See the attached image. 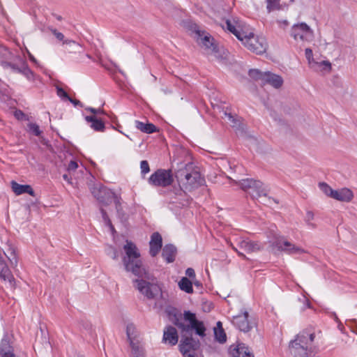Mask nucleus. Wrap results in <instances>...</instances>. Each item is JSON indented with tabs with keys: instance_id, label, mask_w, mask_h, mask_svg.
I'll return each mask as SVG.
<instances>
[{
	"instance_id": "obj_1",
	"label": "nucleus",
	"mask_w": 357,
	"mask_h": 357,
	"mask_svg": "<svg viewBox=\"0 0 357 357\" xmlns=\"http://www.w3.org/2000/svg\"><path fill=\"white\" fill-rule=\"evenodd\" d=\"M123 250L126 255L122 260L125 270L139 278L134 281L136 284V289L147 298H154L159 294L160 289L157 284L150 282V280H153V276L147 273L143 267L137 248L132 242L126 241Z\"/></svg>"
},
{
	"instance_id": "obj_2",
	"label": "nucleus",
	"mask_w": 357,
	"mask_h": 357,
	"mask_svg": "<svg viewBox=\"0 0 357 357\" xmlns=\"http://www.w3.org/2000/svg\"><path fill=\"white\" fill-rule=\"evenodd\" d=\"M188 324L178 322L176 326L181 329V340L179 344L180 351L184 357H196L195 350L199 347V341L192 337V331L194 330L200 337L205 336L206 328L203 321L197 319L195 314L185 311L183 314Z\"/></svg>"
},
{
	"instance_id": "obj_3",
	"label": "nucleus",
	"mask_w": 357,
	"mask_h": 357,
	"mask_svg": "<svg viewBox=\"0 0 357 357\" xmlns=\"http://www.w3.org/2000/svg\"><path fill=\"white\" fill-rule=\"evenodd\" d=\"M227 29L232 33L249 50L258 54H263L267 48L266 39L244 30V25L238 18L231 17L226 20Z\"/></svg>"
},
{
	"instance_id": "obj_4",
	"label": "nucleus",
	"mask_w": 357,
	"mask_h": 357,
	"mask_svg": "<svg viewBox=\"0 0 357 357\" xmlns=\"http://www.w3.org/2000/svg\"><path fill=\"white\" fill-rule=\"evenodd\" d=\"M175 176L179 184V188L176 190V195H182L186 191L197 189L205 182L199 172L191 162H188L178 169Z\"/></svg>"
},
{
	"instance_id": "obj_5",
	"label": "nucleus",
	"mask_w": 357,
	"mask_h": 357,
	"mask_svg": "<svg viewBox=\"0 0 357 357\" xmlns=\"http://www.w3.org/2000/svg\"><path fill=\"white\" fill-rule=\"evenodd\" d=\"M190 31L193 38L206 54L217 60H222L227 57L225 50L216 43L209 33L202 30L196 24L190 26Z\"/></svg>"
},
{
	"instance_id": "obj_6",
	"label": "nucleus",
	"mask_w": 357,
	"mask_h": 357,
	"mask_svg": "<svg viewBox=\"0 0 357 357\" xmlns=\"http://www.w3.org/2000/svg\"><path fill=\"white\" fill-rule=\"evenodd\" d=\"M0 54L5 59L1 61V65L5 68H10L14 72L22 73L30 80L34 79L33 73L28 68L22 58L19 56H14L4 47H0Z\"/></svg>"
},
{
	"instance_id": "obj_7",
	"label": "nucleus",
	"mask_w": 357,
	"mask_h": 357,
	"mask_svg": "<svg viewBox=\"0 0 357 357\" xmlns=\"http://www.w3.org/2000/svg\"><path fill=\"white\" fill-rule=\"evenodd\" d=\"M314 334L307 331L299 333L296 338L290 342L291 353L296 357H307V351L311 350Z\"/></svg>"
},
{
	"instance_id": "obj_8",
	"label": "nucleus",
	"mask_w": 357,
	"mask_h": 357,
	"mask_svg": "<svg viewBox=\"0 0 357 357\" xmlns=\"http://www.w3.org/2000/svg\"><path fill=\"white\" fill-rule=\"evenodd\" d=\"M305 56L307 60L308 66L312 70L322 75L328 74L331 72V63L320 57L314 58L311 49L307 48L305 50Z\"/></svg>"
},
{
	"instance_id": "obj_9",
	"label": "nucleus",
	"mask_w": 357,
	"mask_h": 357,
	"mask_svg": "<svg viewBox=\"0 0 357 357\" xmlns=\"http://www.w3.org/2000/svg\"><path fill=\"white\" fill-rule=\"evenodd\" d=\"M174 181L173 175L171 169H158L153 173L148 182L150 185L155 187L165 188L170 185Z\"/></svg>"
},
{
	"instance_id": "obj_10",
	"label": "nucleus",
	"mask_w": 357,
	"mask_h": 357,
	"mask_svg": "<svg viewBox=\"0 0 357 357\" xmlns=\"http://www.w3.org/2000/svg\"><path fill=\"white\" fill-rule=\"evenodd\" d=\"M291 36L296 40L311 42L314 38V32L307 24L302 22L291 27Z\"/></svg>"
},
{
	"instance_id": "obj_11",
	"label": "nucleus",
	"mask_w": 357,
	"mask_h": 357,
	"mask_svg": "<svg viewBox=\"0 0 357 357\" xmlns=\"http://www.w3.org/2000/svg\"><path fill=\"white\" fill-rule=\"evenodd\" d=\"M273 245L279 250L287 252L289 255L304 253L305 250L285 239L284 237H280L275 239Z\"/></svg>"
},
{
	"instance_id": "obj_12",
	"label": "nucleus",
	"mask_w": 357,
	"mask_h": 357,
	"mask_svg": "<svg viewBox=\"0 0 357 357\" xmlns=\"http://www.w3.org/2000/svg\"><path fill=\"white\" fill-rule=\"evenodd\" d=\"M225 119L228 121L230 126L234 129L236 133L239 136L245 135V124L243 119L237 113H224Z\"/></svg>"
},
{
	"instance_id": "obj_13",
	"label": "nucleus",
	"mask_w": 357,
	"mask_h": 357,
	"mask_svg": "<svg viewBox=\"0 0 357 357\" xmlns=\"http://www.w3.org/2000/svg\"><path fill=\"white\" fill-rule=\"evenodd\" d=\"M233 324L240 331L248 332L255 326V323L249 319V314L245 311L243 313L234 316L232 320Z\"/></svg>"
},
{
	"instance_id": "obj_14",
	"label": "nucleus",
	"mask_w": 357,
	"mask_h": 357,
	"mask_svg": "<svg viewBox=\"0 0 357 357\" xmlns=\"http://www.w3.org/2000/svg\"><path fill=\"white\" fill-rule=\"evenodd\" d=\"M91 192L104 205H108L112 203L114 197V192L105 187L94 188Z\"/></svg>"
},
{
	"instance_id": "obj_15",
	"label": "nucleus",
	"mask_w": 357,
	"mask_h": 357,
	"mask_svg": "<svg viewBox=\"0 0 357 357\" xmlns=\"http://www.w3.org/2000/svg\"><path fill=\"white\" fill-rule=\"evenodd\" d=\"M230 354L232 357H254L251 349L243 343H239L234 347L231 346Z\"/></svg>"
},
{
	"instance_id": "obj_16",
	"label": "nucleus",
	"mask_w": 357,
	"mask_h": 357,
	"mask_svg": "<svg viewBox=\"0 0 357 357\" xmlns=\"http://www.w3.org/2000/svg\"><path fill=\"white\" fill-rule=\"evenodd\" d=\"M238 246L243 251L251 253L260 250L262 245L258 242L251 241L248 239H239L238 241Z\"/></svg>"
},
{
	"instance_id": "obj_17",
	"label": "nucleus",
	"mask_w": 357,
	"mask_h": 357,
	"mask_svg": "<svg viewBox=\"0 0 357 357\" xmlns=\"http://www.w3.org/2000/svg\"><path fill=\"white\" fill-rule=\"evenodd\" d=\"M162 239L161 235L158 232H154L151 236L150 255L152 257L156 256L161 250Z\"/></svg>"
},
{
	"instance_id": "obj_18",
	"label": "nucleus",
	"mask_w": 357,
	"mask_h": 357,
	"mask_svg": "<svg viewBox=\"0 0 357 357\" xmlns=\"http://www.w3.org/2000/svg\"><path fill=\"white\" fill-rule=\"evenodd\" d=\"M248 192L253 198H257L261 196L266 197L268 190L260 181L255 180V183L251 184L249 187Z\"/></svg>"
},
{
	"instance_id": "obj_19",
	"label": "nucleus",
	"mask_w": 357,
	"mask_h": 357,
	"mask_svg": "<svg viewBox=\"0 0 357 357\" xmlns=\"http://www.w3.org/2000/svg\"><path fill=\"white\" fill-rule=\"evenodd\" d=\"M248 192L253 198H257L261 196L266 197L268 190L260 181L255 180V183L251 184L249 187Z\"/></svg>"
},
{
	"instance_id": "obj_20",
	"label": "nucleus",
	"mask_w": 357,
	"mask_h": 357,
	"mask_svg": "<svg viewBox=\"0 0 357 357\" xmlns=\"http://www.w3.org/2000/svg\"><path fill=\"white\" fill-rule=\"evenodd\" d=\"M248 192L253 198H257L261 196L266 197L268 190L260 181L255 180V183L251 184L249 187Z\"/></svg>"
},
{
	"instance_id": "obj_21",
	"label": "nucleus",
	"mask_w": 357,
	"mask_h": 357,
	"mask_svg": "<svg viewBox=\"0 0 357 357\" xmlns=\"http://www.w3.org/2000/svg\"><path fill=\"white\" fill-rule=\"evenodd\" d=\"M0 357H15L13 348L10 344L7 335L3 336L0 342Z\"/></svg>"
},
{
	"instance_id": "obj_22",
	"label": "nucleus",
	"mask_w": 357,
	"mask_h": 357,
	"mask_svg": "<svg viewBox=\"0 0 357 357\" xmlns=\"http://www.w3.org/2000/svg\"><path fill=\"white\" fill-rule=\"evenodd\" d=\"M284 80L282 77L271 72H266L263 84H268L275 89H280L283 85Z\"/></svg>"
},
{
	"instance_id": "obj_23",
	"label": "nucleus",
	"mask_w": 357,
	"mask_h": 357,
	"mask_svg": "<svg viewBox=\"0 0 357 357\" xmlns=\"http://www.w3.org/2000/svg\"><path fill=\"white\" fill-rule=\"evenodd\" d=\"M0 278L3 281H7L10 283V286L14 285V278L8 268L6 261L0 255Z\"/></svg>"
},
{
	"instance_id": "obj_24",
	"label": "nucleus",
	"mask_w": 357,
	"mask_h": 357,
	"mask_svg": "<svg viewBox=\"0 0 357 357\" xmlns=\"http://www.w3.org/2000/svg\"><path fill=\"white\" fill-rule=\"evenodd\" d=\"M3 253L10 261L12 267H16L18 263L15 248L10 243H7L3 249Z\"/></svg>"
},
{
	"instance_id": "obj_25",
	"label": "nucleus",
	"mask_w": 357,
	"mask_h": 357,
	"mask_svg": "<svg viewBox=\"0 0 357 357\" xmlns=\"http://www.w3.org/2000/svg\"><path fill=\"white\" fill-rule=\"evenodd\" d=\"M178 334L176 329L173 326H168L164 331L163 341L170 345H175L178 342Z\"/></svg>"
},
{
	"instance_id": "obj_26",
	"label": "nucleus",
	"mask_w": 357,
	"mask_h": 357,
	"mask_svg": "<svg viewBox=\"0 0 357 357\" xmlns=\"http://www.w3.org/2000/svg\"><path fill=\"white\" fill-rule=\"evenodd\" d=\"M10 185L12 190L16 195L27 193L33 197L35 196V192L29 185H21L15 181H12Z\"/></svg>"
},
{
	"instance_id": "obj_27",
	"label": "nucleus",
	"mask_w": 357,
	"mask_h": 357,
	"mask_svg": "<svg viewBox=\"0 0 357 357\" xmlns=\"http://www.w3.org/2000/svg\"><path fill=\"white\" fill-rule=\"evenodd\" d=\"M354 195L351 190L344 188L338 190H334L332 198L340 202H349L352 199Z\"/></svg>"
},
{
	"instance_id": "obj_28",
	"label": "nucleus",
	"mask_w": 357,
	"mask_h": 357,
	"mask_svg": "<svg viewBox=\"0 0 357 357\" xmlns=\"http://www.w3.org/2000/svg\"><path fill=\"white\" fill-rule=\"evenodd\" d=\"M130 345L131 347V355L133 357H146L144 347L139 340H132Z\"/></svg>"
},
{
	"instance_id": "obj_29",
	"label": "nucleus",
	"mask_w": 357,
	"mask_h": 357,
	"mask_svg": "<svg viewBox=\"0 0 357 357\" xmlns=\"http://www.w3.org/2000/svg\"><path fill=\"white\" fill-rule=\"evenodd\" d=\"M86 121L91 128L98 132H102L105 129L104 122L97 118L95 115L86 116L85 117Z\"/></svg>"
},
{
	"instance_id": "obj_30",
	"label": "nucleus",
	"mask_w": 357,
	"mask_h": 357,
	"mask_svg": "<svg viewBox=\"0 0 357 357\" xmlns=\"http://www.w3.org/2000/svg\"><path fill=\"white\" fill-rule=\"evenodd\" d=\"M176 248L173 245H166L162 252V257L167 263H172L175 260Z\"/></svg>"
},
{
	"instance_id": "obj_31",
	"label": "nucleus",
	"mask_w": 357,
	"mask_h": 357,
	"mask_svg": "<svg viewBox=\"0 0 357 357\" xmlns=\"http://www.w3.org/2000/svg\"><path fill=\"white\" fill-rule=\"evenodd\" d=\"M135 127L140 131L151 134L157 131V128L155 125L150 123H144L139 121H135Z\"/></svg>"
},
{
	"instance_id": "obj_32",
	"label": "nucleus",
	"mask_w": 357,
	"mask_h": 357,
	"mask_svg": "<svg viewBox=\"0 0 357 357\" xmlns=\"http://www.w3.org/2000/svg\"><path fill=\"white\" fill-rule=\"evenodd\" d=\"M289 2L287 0H267L266 8L268 13L271 11L282 9L286 6Z\"/></svg>"
},
{
	"instance_id": "obj_33",
	"label": "nucleus",
	"mask_w": 357,
	"mask_h": 357,
	"mask_svg": "<svg viewBox=\"0 0 357 357\" xmlns=\"http://www.w3.org/2000/svg\"><path fill=\"white\" fill-rule=\"evenodd\" d=\"M214 335L215 340L220 343H225L227 340V336L221 321H218L216 327L214 328Z\"/></svg>"
},
{
	"instance_id": "obj_34",
	"label": "nucleus",
	"mask_w": 357,
	"mask_h": 357,
	"mask_svg": "<svg viewBox=\"0 0 357 357\" xmlns=\"http://www.w3.org/2000/svg\"><path fill=\"white\" fill-rule=\"evenodd\" d=\"M178 284L181 290L188 294L193 293L192 282L186 277H183Z\"/></svg>"
},
{
	"instance_id": "obj_35",
	"label": "nucleus",
	"mask_w": 357,
	"mask_h": 357,
	"mask_svg": "<svg viewBox=\"0 0 357 357\" xmlns=\"http://www.w3.org/2000/svg\"><path fill=\"white\" fill-rule=\"evenodd\" d=\"M126 334L129 340L130 343L132 340L137 341L138 340V334L136 331V328L134 324H129L126 327Z\"/></svg>"
},
{
	"instance_id": "obj_36",
	"label": "nucleus",
	"mask_w": 357,
	"mask_h": 357,
	"mask_svg": "<svg viewBox=\"0 0 357 357\" xmlns=\"http://www.w3.org/2000/svg\"><path fill=\"white\" fill-rule=\"evenodd\" d=\"M249 75L253 79L256 81H260L263 84L264 78L266 75V72H262L258 69H251L249 71Z\"/></svg>"
},
{
	"instance_id": "obj_37",
	"label": "nucleus",
	"mask_w": 357,
	"mask_h": 357,
	"mask_svg": "<svg viewBox=\"0 0 357 357\" xmlns=\"http://www.w3.org/2000/svg\"><path fill=\"white\" fill-rule=\"evenodd\" d=\"M229 179L231 180V182L235 184H238L241 186V188L244 191H248L249 187H250V185L252 183H255V180L252 178H246V179H242L239 182H237L236 180H232L231 178L229 177Z\"/></svg>"
},
{
	"instance_id": "obj_38",
	"label": "nucleus",
	"mask_w": 357,
	"mask_h": 357,
	"mask_svg": "<svg viewBox=\"0 0 357 357\" xmlns=\"http://www.w3.org/2000/svg\"><path fill=\"white\" fill-rule=\"evenodd\" d=\"M27 131L38 137L40 136L42 132L39 126L34 123H29L27 124Z\"/></svg>"
},
{
	"instance_id": "obj_39",
	"label": "nucleus",
	"mask_w": 357,
	"mask_h": 357,
	"mask_svg": "<svg viewBox=\"0 0 357 357\" xmlns=\"http://www.w3.org/2000/svg\"><path fill=\"white\" fill-rule=\"evenodd\" d=\"M319 186L321 190L327 196L332 197L334 190H333L327 183H320Z\"/></svg>"
},
{
	"instance_id": "obj_40",
	"label": "nucleus",
	"mask_w": 357,
	"mask_h": 357,
	"mask_svg": "<svg viewBox=\"0 0 357 357\" xmlns=\"http://www.w3.org/2000/svg\"><path fill=\"white\" fill-rule=\"evenodd\" d=\"M314 213L310 211H307L306 215L305 217V221L307 223V225L312 229L316 228V225L312 222V220H314Z\"/></svg>"
},
{
	"instance_id": "obj_41",
	"label": "nucleus",
	"mask_w": 357,
	"mask_h": 357,
	"mask_svg": "<svg viewBox=\"0 0 357 357\" xmlns=\"http://www.w3.org/2000/svg\"><path fill=\"white\" fill-rule=\"evenodd\" d=\"M102 219L107 226H108L112 232L115 231L114 227L112 224L110 219L109 218L106 211L103 208H100Z\"/></svg>"
},
{
	"instance_id": "obj_42",
	"label": "nucleus",
	"mask_w": 357,
	"mask_h": 357,
	"mask_svg": "<svg viewBox=\"0 0 357 357\" xmlns=\"http://www.w3.org/2000/svg\"><path fill=\"white\" fill-rule=\"evenodd\" d=\"M112 201H114L115 203L116 209L117 214H118L119 217L122 218L123 216V214L122 208H121V206L120 198L118 197L115 193H114V197H113Z\"/></svg>"
},
{
	"instance_id": "obj_43",
	"label": "nucleus",
	"mask_w": 357,
	"mask_h": 357,
	"mask_svg": "<svg viewBox=\"0 0 357 357\" xmlns=\"http://www.w3.org/2000/svg\"><path fill=\"white\" fill-rule=\"evenodd\" d=\"M212 107H213V110H219V111H223V112L229 110V109H231L230 106L225 102L221 103V104H212Z\"/></svg>"
},
{
	"instance_id": "obj_44",
	"label": "nucleus",
	"mask_w": 357,
	"mask_h": 357,
	"mask_svg": "<svg viewBox=\"0 0 357 357\" xmlns=\"http://www.w3.org/2000/svg\"><path fill=\"white\" fill-rule=\"evenodd\" d=\"M107 253L109 256H110L114 260H116L119 257V251L114 247L109 246L107 250Z\"/></svg>"
},
{
	"instance_id": "obj_45",
	"label": "nucleus",
	"mask_w": 357,
	"mask_h": 357,
	"mask_svg": "<svg viewBox=\"0 0 357 357\" xmlns=\"http://www.w3.org/2000/svg\"><path fill=\"white\" fill-rule=\"evenodd\" d=\"M141 173L145 175L150 171L149 165L146 160H142L140 163Z\"/></svg>"
},
{
	"instance_id": "obj_46",
	"label": "nucleus",
	"mask_w": 357,
	"mask_h": 357,
	"mask_svg": "<svg viewBox=\"0 0 357 357\" xmlns=\"http://www.w3.org/2000/svg\"><path fill=\"white\" fill-rule=\"evenodd\" d=\"M57 95L63 99L70 100L68 93L61 88H57Z\"/></svg>"
},
{
	"instance_id": "obj_47",
	"label": "nucleus",
	"mask_w": 357,
	"mask_h": 357,
	"mask_svg": "<svg viewBox=\"0 0 357 357\" xmlns=\"http://www.w3.org/2000/svg\"><path fill=\"white\" fill-rule=\"evenodd\" d=\"M15 117L19 121H29V118L26 113H14Z\"/></svg>"
},
{
	"instance_id": "obj_48",
	"label": "nucleus",
	"mask_w": 357,
	"mask_h": 357,
	"mask_svg": "<svg viewBox=\"0 0 357 357\" xmlns=\"http://www.w3.org/2000/svg\"><path fill=\"white\" fill-rule=\"evenodd\" d=\"M77 167H78L77 162L74 160H71L68 165L67 170L69 172H72L75 171L77 169Z\"/></svg>"
},
{
	"instance_id": "obj_49",
	"label": "nucleus",
	"mask_w": 357,
	"mask_h": 357,
	"mask_svg": "<svg viewBox=\"0 0 357 357\" xmlns=\"http://www.w3.org/2000/svg\"><path fill=\"white\" fill-rule=\"evenodd\" d=\"M185 275L190 278H195V273L193 268H188L185 271Z\"/></svg>"
},
{
	"instance_id": "obj_50",
	"label": "nucleus",
	"mask_w": 357,
	"mask_h": 357,
	"mask_svg": "<svg viewBox=\"0 0 357 357\" xmlns=\"http://www.w3.org/2000/svg\"><path fill=\"white\" fill-rule=\"evenodd\" d=\"M52 33L56 36V38L59 40H63L64 38V36L63 33L57 31L56 29L52 30Z\"/></svg>"
},
{
	"instance_id": "obj_51",
	"label": "nucleus",
	"mask_w": 357,
	"mask_h": 357,
	"mask_svg": "<svg viewBox=\"0 0 357 357\" xmlns=\"http://www.w3.org/2000/svg\"><path fill=\"white\" fill-rule=\"evenodd\" d=\"M278 23L279 26L282 29H285L289 25V23L286 20H278Z\"/></svg>"
},
{
	"instance_id": "obj_52",
	"label": "nucleus",
	"mask_w": 357,
	"mask_h": 357,
	"mask_svg": "<svg viewBox=\"0 0 357 357\" xmlns=\"http://www.w3.org/2000/svg\"><path fill=\"white\" fill-rule=\"evenodd\" d=\"M231 247H232V249L234 250H235L240 257H243V259H246L245 255L243 252L238 251L236 247H234L233 245H231Z\"/></svg>"
},
{
	"instance_id": "obj_53",
	"label": "nucleus",
	"mask_w": 357,
	"mask_h": 357,
	"mask_svg": "<svg viewBox=\"0 0 357 357\" xmlns=\"http://www.w3.org/2000/svg\"><path fill=\"white\" fill-rule=\"evenodd\" d=\"M63 180H65L66 181H67L68 183H72L71 182V178L66 174H64L63 175Z\"/></svg>"
},
{
	"instance_id": "obj_54",
	"label": "nucleus",
	"mask_w": 357,
	"mask_h": 357,
	"mask_svg": "<svg viewBox=\"0 0 357 357\" xmlns=\"http://www.w3.org/2000/svg\"><path fill=\"white\" fill-rule=\"evenodd\" d=\"M69 101H70L72 103H73L75 105H80V102L77 100H73L72 98H70V100H68Z\"/></svg>"
},
{
	"instance_id": "obj_55",
	"label": "nucleus",
	"mask_w": 357,
	"mask_h": 357,
	"mask_svg": "<svg viewBox=\"0 0 357 357\" xmlns=\"http://www.w3.org/2000/svg\"><path fill=\"white\" fill-rule=\"evenodd\" d=\"M84 109H86L88 112H98L96 109L91 108V107H86V108H84Z\"/></svg>"
},
{
	"instance_id": "obj_56",
	"label": "nucleus",
	"mask_w": 357,
	"mask_h": 357,
	"mask_svg": "<svg viewBox=\"0 0 357 357\" xmlns=\"http://www.w3.org/2000/svg\"><path fill=\"white\" fill-rule=\"evenodd\" d=\"M29 58H30L31 61H32L33 63H37L36 59L31 54H29Z\"/></svg>"
},
{
	"instance_id": "obj_57",
	"label": "nucleus",
	"mask_w": 357,
	"mask_h": 357,
	"mask_svg": "<svg viewBox=\"0 0 357 357\" xmlns=\"http://www.w3.org/2000/svg\"><path fill=\"white\" fill-rule=\"evenodd\" d=\"M74 43L73 41H71V40H65L64 41V43Z\"/></svg>"
},
{
	"instance_id": "obj_58",
	"label": "nucleus",
	"mask_w": 357,
	"mask_h": 357,
	"mask_svg": "<svg viewBox=\"0 0 357 357\" xmlns=\"http://www.w3.org/2000/svg\"><path fill=\"white\" fill-rule=\"evenodd\" d=\"M194 284H195V286H199V282H195Z\"/></svg>"
},
{
	"instance_id": "obj_59",
	"label": "nucleus",
	"mask_w": 357,
	"mask_h": 357,
	"mask_svg": "<svg viewBox=\"0 0 357 357\" xmlns=\"http://www.w3.org/2000/svg\"><path fill=\"white\" fill-rule=\"evenodd\" d=\"M289 3H291L294 1V0H287Z\"/></svg>"
},
{
	"instance_id": "obj_60",
	"label": "nucleus",
	"mask_w": 357,
	"mask_h": 357,
	"mask_svg": "<svg viewBox=\"0 0 357 357\" xmlns=\"http://www.w3.org/2000/svg\"><path fill=\"white\" fill-rule=\"evenodd\" d=\"M272 201L275 202V203H277V201H275L274 199H272Z\"/></svg>"
},
{
	"instance_id": "obj_61",
	"label": "nucleus",
	"mask_w": 357,
	"mask_h": 357,
	"mask_svg": "<svg viewBox=\"0 0 357 357\" xmlns=\"http://www.w3.org/2000/svg\"><path fill=\"white\" fill-rule=\"evenodd\" d=\"M272 201L275 202V203H277V201H275L274 199H272Z\"/></svg>"
},
{
	"instance_id": "obj_62",
	"label": "nucleus",
	"mask_w": 357,
	"mask_h": 357,
	"mask_svg": "<svg viewBox=\"0 0 357 357\" xmlns=\"http://www.w3.org/2000/svg\"><path fill=\"white\" fill-rule=\"evenodd\" d=\"M272 201L275 202V203H277V201H275L274 199H272Z\"/></svg>"
}]
</instances>
